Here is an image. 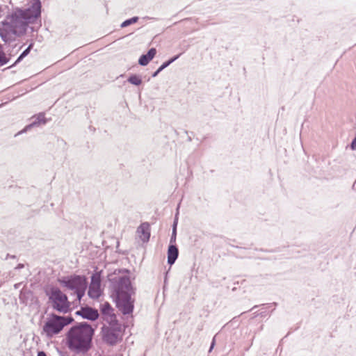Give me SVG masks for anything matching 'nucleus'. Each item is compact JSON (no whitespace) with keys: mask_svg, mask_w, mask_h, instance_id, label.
I'll return each instance as SVG.
<instances>
[{"mask_svg":"<svg viewBox=\"0 0 356 356\" xmlns=\"http://www.w3.org/2000/svg\"><path fill=\"white\" fill-rule=\"evenodd\" d=\"M41 14L40 0H33L25 8H19L8 15L3 24L15 35L26 33L29 24L34 23Z\"/></svg>","mask_w":356,"mask_h":356,"instance_id":"1","label":"nucleus"},{"mask_svg":"<svg viewBox=\"0 0 356 356\" xmlns=\"http://www.w3.org/2000/svg\"><path fill=\"white\" fill-rule=\"evenodd\" d=\"M94 330L86 322L72 326L67 333V348L77 354H85L92 347Z\"/></svg>","mask_w":356,"mask_h":356,"instance_id":"2","label":"nucleus"},{"mask_svg":"<svg viewBox=\"0 0 356 356\" xmlns=\"http://www.w3.org/2000/svg\"><path fill=\"white\" fill-rule=\"evenodd\" d=\"M113 293L116 307L124 315L130 314L134 308V300L131 298L133 288L130 279L120 277L112 282Z\"/></svg>","mask_w":356,"mask_h":356,"instance_id":"3","label":"nucleus"},{"mask_svg":"<svg viewBox=\"0 0 356 356\" xmlns=\"http://www.w3.org/2000/svg\"><path fill=\"white\" fill-rule=\"evenodd\" d=\"M59 283L69 290L74 291L78 300H81L84 296L87 289L88 282L85 276L79 275H71L64 276L58 279Z\"/></svg>","mask_w":356,"mask_h":356,"instance_id":"4","label":"nucleus"},{"mask_svg":"<svg viewBox=\"0 0 356 356\" xmlns=\"http://www.w3.org/2000/svg\"><path fill=\"white\" fill-rule=\"evenodd\" d=\"M73 321L71 316H60L53 314L43 325L42 332L47 337L51 338L59 334L65 326L70 324Z\"/></svg>","mask_w":356,"mask_h":356,"instance_id":"5","label":"nucleus"},{"mask_svg":"<svg viewBox=\"0 0 356 356\" xmlns=\"http://www.w3.org/2000/svg\"><path fill=\"white\" fill-rule=\"evenodd\" d=\"M46 295L48 296L49 302L51 304L54 309L63 314L70 312V302L68 300V298L58 288H51L49 291H46Z\"/></svg>","mask_w":356,"mask_h":356,"instance_id":"6","label":"nucleus"},{"mask_svg":"<svg viewBox=\"0 0 356 356\" xmlns=\"http://www.w3.org/2000/svg\"><path fill=\"white\" fill-rule=\"evenodd\" d=\"M109 325L102 327L103 340L110 346H115L122 339V327L118 321Z\"/></svg>","mask_w":356,"mask_h":356,"instance_id":"7","label":"nucleus"},{"mask_svg":"<svg viewBox=\"0 0 356 356\" xmlns=\"http://www.w3.org/2000/svg\"><path fill=\"white\" fill-rule=\"evenodd\" d=\"M100 310L102 314L104 316V319L109 324L117 322L115 315L113 313V308L110 303L106 302L101 305Z\"/></svg>","mask_w":356,"mask_h":356,"instance_id":"8","label":"nucleus"},{"mask_svg":"<svg viewBox=\"0 0 356 356\" xmlns=\"http://www.w3.org/2000/svg\"><path fill=\"white\" fill-rule=\"evenodd\" d=\"M76 314L90 321H95L99 317L98 311L90 307H81L80 310L76 312Z\"/></svg>","mask_w":356,"mask_h":356,"instance_id":"9","label":"nucleus"},{"mask_svg":"<svg viewBox=\"0 0 356 356\" xmlns=\"http://www.w3.org/2000/svg\"><path fill=\"white\" fill-rule=\"evenodd\" d=\"M35 120L32 123L26 126L22 131H19L15 135V136L28 131L29 130H30L31 128H32L33 127L38 126L40 124H44L47 122L46 118L44 117V114L42 113H40L38 115H37V116H35Z\"/></svg>","mask_w":356,"mask_h":356,"instance_id":"10","label":"nucleus"},{"mask_svg":"<svg viewBox=\"0 0 356 356\" xmlns=\"http://www.w3.org/2000/svg\"><path fill=\"white\" fill-rule=\"evenodd\" d=\"M140 239L143 242H147L150 237L149 225L147 222L142 223L137 229Z\"/></svg>","mask_w":356,"mask_h":356,"instance_id":"11","label":"nucleus"},{"mask_svg":"<svg viewBox=\"0 0 356 356\" xmlns=\"http://www.w3.org/2000/svg\"><path fill=\"white\" fill-rule=\"evenodd\" d=\"M156 54L155 48H151L146 54H143L138 59V64L141 66H146L152 60Z\"/></svg>","mask_w":356,"mask_h":356,"instance_id":"12","label":"nucleus"},{"mask_svg":"<svg viewBox=\"0 0 356 356\" xmlns=\"http://www.w3.org/2000/svg\"><path fill=\"white\" fill-rule=\"evenodd\" d=\"M179 255V250L176 245L170 244L168 248V263L170 265L175 264Z\"/></svg>","mask_w":356,"mask_h":356,"instance_id":"13","label":"nucleus"},{"mask_svg":"<svg viewBox=\"0 0 356 356\" xmlns=\"http://www.w3.org/2000/svg\"><path fill=\"white\" fill-rule=\"evenodd\" d=\"M100 285H90L89 286L88 295L92 299H97L101 296Z\"/></svg>","mask_w":356,"mask_h":356,"instance_id":"14","label":"nucleus"},{"mask_svg":"<svg viewBox=\"0 0 356 356\" xmlns=\"http://www.w3.org/2000/svg\"><path fill=\"white\" fill-rule=\"evenodd\" d=\"M90 285H100L101 286V275L100 273L97 272L91 276Z\"/></svg>","mask_w":356,"mask_h":356,"instance_id":"15","label":"nucleus"},{"mask_svg":"<svg viewBox=\"0 0 356 356\" xmlns=\"http://www.w3.org/2000/svg\"><path fill=\"white\" fill-rule=\"evenodd\" d=\"M127 81L130 83H131L133 85H135V86H139L142 83L141 78L139 76L136 75V74H133V75L130 76L128 78Z\"/></svg>","mask_w":356,"mask_h":356,"instance_id":"16","label":"nucleus"},{"mask_svg":"<svg viewBox=\"0 0 356 356\" xmlns=\"http://www.w3.org/2000/svg\"><path fill=\"white\" fill-rule=\"evenodd\" d=\"M180 54L175 56L174 57L171 58L168 60L164 62L159 67V71H162L165 68H166L168 66H169L171 63H172L174 61H175L179 57Z\"/></svg>","mask_w":356,"mask_h":356,"instance_id":"17","label":"nucleus"},{"mask_svg":"<svg viewBox=\"0 0 356 356\" xmlns=\"http://www.w3.org/2000/svg\"><path fill=\"white\" fill-rule=\"evenodd\" d=\"M138 19H139L138 17H133L130 19H126L121 24L120 27L121 28L127 27L128 26H129L131 24L136 23L138 21Z\"/></svg>","mask_w":356,"mask_h":356,"instance_id":"18","label":"nucleus"},{"mask_svg":"<svg viewBox=\"0 0 356 356\" xmlns=\"http://www.w3.org/2000/svg\"><path fill=\"white\" fill-rule=\"evenodd\" d=\"M9 61L5 53L3 51L1 44H0V65H4Z\"/></svg>","mask_w":356,"mask_h":356,"instance_id":"19","label":"nucleus"},{"mask_svg":"<svg viewBox=\"0 0 356 356\" xmlns=\"http://www.w3.org/2000/svg\"><path fill=\"white\" fill-rule=\"evenodd\" d=\"M32 47V44H29V47L24 51H23V52L17 58V60L15 61V63L20 62L24 57H26L30 53Z\"/></svg>","mask_w":356,"mask_h":356,"instance_id":"20","label":"nucleus"},{"mask_svg":"<svg viewBox=\"0 0 356 356\" xmlns=\"http://www.w3.org/2000/svg\"><path fill=\"white\" fill-rule=\"evenodd\" d=\"M177 224H178V212L176 213L175 219H174L172 232H177Z\"/></svg>","mask_w":356,"mask_h":356,"instance_id":"21","label":"nucleus"},{"mask_svg":"<svg viewBox=\"0 0 356 356\" xmlns=\"http://www.w3.org/2000/svg\"><path fill=\"white\" fill-rule=\"evenodd\" d=\"M177 232H172V235L170 239V244H174L176 242Z\"/></svg>","mask_w":356,"mask_h":356,"instance_id":"22","label":"nucleus"},{"mask_svg":"<svg viewBox=\"0 0 356 356\" xmlns=\"http://www.w3.org/2000/svg\"><path fill=\"white\" fill-rule=\"evenodd\" d=\"M351 149L353 150H356V136L353 140L351 145H350Z\"/></svg>","mask_w":356,"mask_h":356,"instance_id":"23","label":"nucleus"},{"mask_svg":"<svg viewBox=\"0 0 356 356\" xmlns=\"http://www.w3.org/2000/svg\"><path fill=\"white\" fill-rule=\"evenodd\" d=\"M215 343H216V340H215V337L213 338V340L211 341V346H210V348L209 350V352L211 353L213 350V348H214L215 346Z\"/></svg>","mask_w":356,"mask_h":356,"instance_id":"24","label":"nucleus"},{"mask_svg":"<svg viewBox=\"0 0 356 356\" xmlns=\"http://www.w3.org/2000/svg\"><path fill=\"white\" fill-rule=\"evenodd\" d=\"M161 71H159V68L152 74V77H156Z\"/></svg>","mask_w":356,"mask_h":356,"instance_id":"25","label":"nucleus"},{"mask_svg":"<svg viewBox=\"0 0 356 356\" xmlns=\"http://www.w3.org/2000/svg\"><path fill=\"white\" fill-rule=\"evenodd\" d=\"M38 356H47V355L44 351H39L38 353Z\"/></svg>","mask_w":356,"mask_h":356,"instance_id":"26","label":"nucleus"},{"mask_svg":"<svg viewBox=\"0 0 356 356\" xmlns=\"http://www.w3.org/2000/svg\"><path fill=\"white\" fill-rule=\"evenodd\" d=\"M22 268H24V264H18L17 266L16 267V268H18V269Z\"/></svg>","mask_w":356,"mask_h":356,"instance_id":"27","label":"nucleus"},{"mask_svg":"<svg viewBox=\"0 0 356 356\" xmlns=\"http://www.w3.org/2000/svg\"><path fill=\"white\" fill-rule=\"evenodd\" d=\"M353 188L354 190H356V180H355V182L353 183Z\"/></svg>","mask_w":356,"mask_h":356,"instance_id":"28","label":"nucleus"},{"mask_svg":"<svg viewBox=\"0 0 356 356\" xmlns=\"http://www.w3.org/2000/svg\"><path fill=\"white\" fill-rule=\"evenodd\" d=\"M1 12H2V9H1V8L0 7V17H1Z\"/></svg>","mask_w":356,"mask_h":356,"instance_id":"29","label":"nucleus"},{"mask_svg":"<svg viewBox=\"0 0 356 356\" xmlns=\"http://www.w3.org/2000/svg\"><path fill=\"white\" fill-rule=\"evenodd\" d=\"M256 307H257V305H254V306L252 307V309H254V308H256Z\"/></svg>","mask_w":356,"mask_h":356,"instance_id":"30","label":"nucleus"}]
</instances>
